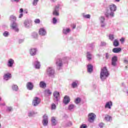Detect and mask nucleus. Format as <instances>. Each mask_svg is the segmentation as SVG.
<instances>
[{
  "instance_id": "1",
  "label": "nucleus",
  "mask_w": 128,
  "mask_h": 128,
  "mask_svg": "<svg viewBox=\"0 0 128 128\" xmlns=\"http://www.w3.org/2000/svg\"><path fill=\"white\" fill-rule=\"evenodd\" d=\"M109 76L110 72H108L106 67L104 66L101 69L100 72V78L102 82H104V80L108 78Z\"/></svg>"
},
{
  "instance_id": "2",
  "label": "nucleus",
  "mask_w": 128,
  "mask_h": 128,
  "mask_svg": "<svg viewBox=\"0 0 128 128\" xmlns=\"http://www.w3.org/2000/svg\"><path fill=\"white\" fill-rule=\"evenodd\" d=\"M10 20H11V24L10 27L12 30L16 32H18L20 30L18 28V24L16 22V18L15 16L12 15L10 16Z\"/></svg>"
},
{
  "instance_id": "3",
  "label": "nucleus",
  "mask_w": 128,
  "mask_h": 128,
  "mask_svg": "<svg viewBox=\"0 0 128 128\" xmlns=\"http://www.w3.org/2000/svg\"><path fill=\"white\" fill-rule=\"evenodd\" d=\"M66 62H68V59L66 58H65L64 59H56V64L57 66L58 70H62V68L64 64H66Z\"/></svg>"
},
{
  "instance_id": "4",
  "label": "nucleus",
  "mask_w": 128,
  "mask_h": 128,
  "mask_svg": "<svg viewBox=\"0 0 128 128\" xmlns=\"http://www.w3.org/2000/svg\"><path fill=\"white\" fill-rule=\"evenodd\" d=\"M110 12H105L104 14L106 18H114V12L116 10V6L114 4L110 5Z\"/></svg>"
},
{
  "instance_id": "5",
  "label": "nucleus",
  "mask_w": 128,
  "mask_h": 128,
  "mask_svg": "<svg viewBox=\"0 0 128 128\" xmlns=\"http://www.w3.org/2000/svg\"><path fill=\"white\" fill-rule=\"evenodd\" d=\"M46 74L50 78H54V76H56V72L54 71V68H48L46 70Z\"/></svg>"
},
{
  "instance_id": "6",
  "label": "nucleus",
  "mask_w": 128,
  "mask_h": 128,
  "mask_svg": "<svg viewBox=\"0 0 128 128\" xmlns=\"http://www.w3.org/2000/svg\"><path fill=\"white\" fill-rule=\"evenodd\" d=\"M53 96H54V102L56 104H58L59 100H60V92L56 91L54 92Z\"/></svg>"
},
{
  "instance_id": "7",
  "label": "nucleus",
  "mask_w": 128,
  "mask_h": 128,
  "mask_svg": "<svg viewBox=\"0 0 128 128\" xmlns=\"http://www.w3.org/2000/svg\"><path fill=\"white\" fill-rule=\"evenodd\" d=\"M96 118V116L94 113H90L88 114V121L89 122H94Z\"/></svg>"
},
{
  "instance_id": "8",
  "label": "nucleus",
  "mask_w": 128,
  "mask_h": 128,
  "mask_svg": "<svg viewBox=\"0 0 128 128\" xmlns=\"http://www.w3.org/2000/svg\"><path fill=\"white\" fill-rule=\"evenodd\" d=\"M42 118V125L44 126H48V117L46 116V114H45L43 116Z\"/></svg>"
},
{
  "instance_id": "9",
  "label": "nucleus",
  "mask_w": 128,
  "mask_h": 128,
  "mask_svg": "<svg viewBox=\"0 0 128 128\" xmlns=\"http://www.w3.org/2000/svg\"><path fill=\"white\" fill-rule=\"evenodd\" d=\"M32 64L36 70H40V63L38 60V58H35L34 62H32Z\"/></svg>"
},
{
  "instance_id": "10",
  "label": "nucleus",
  "mask_w": 128,
  "mask_h": 128,
  "mask_svg": "<svg viewBox=\"0 0 128 128\" xmlns=\"http://www.w3.org/2000/svg\"><path fill=\"white\" fill-rule=\"evenodd\" d=\"M32 104L34 106H36L40 104V98L38 97H35Z\"/></svg>"
},
{
  "instance_id": "11",
  "label": "nucleus",
  "mask_w": 128,
  "mask_h": 128,
  "mask_svg": "<svg viewBox=\"0 0 128 128\" xmlns=\"http://www.w3.org/2000/svg\"><path fill=\"white\" fill-rule=\"evenodd\" d=\"M38 34L40 36H46V30L44 28H40Z\"/></svg>"
},
{
  "instance_id": "12",
  "label": "nucleus",
  "mask_w": 128,
  "mask_h": 128,
  "mask_svg": "<svg viewBox=\"0 0 128 128\" xmlns=\"http://www.w3.org/2000/svg\"><path fill=\"white\" fill-rule=\"evenodd\" d=\"M24 24L25 28H30L32 26V20L26 19L24 21Z\"/></svg>"
},
{
  "instance_id": "13",
  "label": "nucleus",
  "mask_w": 128,
  "mask_h": 128,
  "mask_svg": "<svg viewBox=\"0 0 128 128\" xmlns=\"http://www.w3.org/2000/svg\"><path fill=\"white\" fill-rule=\"evenodd\" d=\"M60 8V4H58L57 6H56L53 12V16H59L58 14V10Z\"/></svg>"
},
{
  "instance_id": "14",
  "label": "nucleus",
  "mask_w": 128,
  "mask_h": 128,
  "mask_svg": "<svg viewBox=\"0 0 128 128\" xmlns=\"http://www.w3.org/2000/svg\"><path fill=\"white\" fill-rule=\"evenodd\" d=\"M118 62V56H114L112 57V65L113 66H116V62Z\"/></svg>"
},
{
  "instance_id": "15",
  "label": "nucleus",
  "mask_w": 128,
  "mask_h": 128,
  "mask_svg": "<svg viewBox=\"0 0 128 128\" xmlns=\"http://www.w3.org/2000/svg\"><path fill=\"white\" fill-rule=\"evenodd\" d=\"M3 78L4 80H10V78H12V74L8 72L4 74Z\"/></svg>"
},
{
  "instance_id": "16",
  "label": "nucleus",
  "mask_w": 128,
  "mask_h": 128,
  "mask_svg": "<svg viewBox=\"0 0 128 128\" xmlns=\"http://www.w3.org/2000/svg\"><path fill=\"white\" fill-rule=\"evenodd\" d=\"M14 64V60L12 58H10L8 60L7 62V66L8 68H12Z\"/></svg>"
},
{
  "instance_id": "17",
  "label": "nucleus",
  "mask_w": 128,
  "mask_h": 128,
  "mask_svg": "<svg viewBox=\"0 0 128 128\" xmlns=\"http://www.w3.org/2000/svg\"><path fill=\"white\" fill-rule=\"evenodd\" d=\"M87 72L88 74H92L94 72V66L92 64H88L87 65Z\"/></svg>"
},
{
  "instance_id": "18",
  "label": "nucleus",
  "mask_w": 128,
  "mask_h": 128,
  "mask_svg": "<svg viewBox=\"0 0 128 128\" xmlns=\"http://www.w3.org/2000/svg\"><path fill=\"white\" fill-rule=\"evenodd\" d=\"M26 86L28 90H34V84L32 82H27Z\"/></svg>"
},
{
  "instance_id": "19",
  "label": "nucleus",
  "mask_w": 128,
  "mask_h": 128,
  "mask_svg": "<svg viewBox=\"0 0 128 128\" xmlns=\"http://www.w3.org/2000/svg\"><path fill=\"white\" fill-rule=\"evenodd\" d=\"M36 52H38V49L36 48H32L30 50V54L34 56L36 54Z\"/></svg>"
},
{
  "instance_id": "20",
  "label": "nucleus",
  "mask_w": 128,
  "mask_h": 128,
  "mask_svg": "<svg viewBox=\"0 0 128 128\" xmlns=\"http://www.w3.org/2000/svg\"><path fill=\"white\" fill-rule=\"evenodd\" d=\"M70 102V96H66L64 97V99L63 100L64 103V104H68Z\"/></svg>"
},
{
  "instance_id": "21",
  "label": "nucleus",
  "mask_w": 128,
  "mask_h": 128,
  "mask_svg": "<svg viewBox=\"0 0 128 128\" xmlns=\"http://www.w3.org/2000/svg\"><path fill=\"white\" fill-rule=\"evenodd\" d=\"M112 106V101L107 102L105 104V108H109V110H110Z\"/></svg>"
},
{
  "instance_id": "22",
  "label": "nucleus",
  "mask_w": 128,
  "mask_h": 128,
  "mask_svg": "<svg viewBox=\"0 0 128 128\" xmlns=\"http://www.w3.org/2000/svg\"><path fill=\"white\" fill-rule=\"evenodd\" d=\"M112 52L114 54H118L122 52V48H114L112 50Z\"/></svg>"
},
{
  "instance_id": "23",
  "label": "nucleus",
  "mask_w": 128,
  "mask_h": 128,
  "mask_svg": "<svg viewBox=\"0 0 128 128\" xmlns=\"http://www.w3.org/2000/svg\"><path fill=\"white\" fill-rule=\"evenodd\" d=\"M44 96H50L52 94V91L50 89L46 90L44 92Z\"/></svg>"
},
{
  "instance_id": "24",
  "label": "nucleus",
  "mask_w": 128,
  "mask_h": 128,
  "mask_svg": "<svg viewBox=\"0 0 128 128\" xmlns=\"http://www.w3.org/2000/svg\"><path fill=\"white\" fill-rule=\"evenodd\" d=\"M51 124L52 126H55L56 124H58V122L56 120V118L54 117H52L51 118Z\"/></svg>"
},
{
  "instance_id": "25",
  "label": "nucleus",
  "mask_w": 128,
  "mask_h": 128,
  "mask_svg": "<svg viewBox=\"0 0 128 128\" xmlns=\"http://www.w3.org/2000/svg\"><path fill=\"white\" fill-rule=\"evenodd\" d=\"M72 88H78V80H75L73 82L72 84Z\"/></svg>"
},
{
  "instance_id": "26",
  "label": "nucleus",
  "mask_w": 128,
  "mask_h": 128,
  "mask_svg": "<svg viewBox=\"0 0 128 128\" xmlns=\"http://www.w3.org/2000/svg\"><path fill=\"white\" fill-rule=\"evenodd\" d=\"M62 32L64 34H68L70 32V28H64L62 30Z\"/></svg>"
},
{
  "instance_id": "27",
  "label": "nucleus",
  "mask_w": 128,
  "mask_h": 128,
  "mask_svg": "<svg viewBox=\"0 0 128 128\" xmlns=\"http://www.w3.org/2000/svg\"><path fill=\"white\" fill-rule=\"evenodd\" d=\"M40 87L41 88H46V84L45 83L44 81H41L40 83Z\"/></svg>"
},
{
  "instance_id": "28",
  "label": "nucleus",
  "mask_w": 128,
  "mask_h": 128,
  "mask_svg": "<svg viewBox=\"0 0 128 128\" xmlns=\"http://www.w3.org/2000/svg\"><path fill=\"white\" fill-rule=\"evenodd\" d=\"M88 48L90 50H93L94 48V43L88 44Z\"/></svg>"
},
{
  "instance_id": "29",
  "label": "nucleus",
  "mask_w": 128,
  "mask_h": 128,
  "mask_svg": "<svg viewBox=\"0 0 128 128\" xmlns=\"http://www.w3.org/2000/svg\"><path fill=\"white\" fill-rule=\"evenodd\" d=\"M12 88L14 92H18V86L16 84H13L12 86Z\"/></svg>"
},
{
  "instance_id": "30",
  "label": "nucleus",
  "mask_w": 128,
  "mask_h": 128,
  "mask_svg": "<svg viewBox=\"0 0 128 128\" xmlns=\"http://www.w3.org/2000/svg\"><path fill=\"white\" fill-rule=\"evenodd\" d=\"M92 54H90V52H86V58L88 60H92Z\"/></svg>"
},
{
  "instance_id": "31",
  "label": "nucleus",
  "mask_w": 128,
  "mask_h": 128,
  "mask_svg": "<svg viewBox=\"0 0 128 128\" xmlns=\"http://www.w3.org/2000/svg\"><path fill=\"white\" fill-rule=\"evenodd\" d=\"M113 46H120V42L118 40H115L113 42Z\"/></svg>"
},
{
  "instance_id": "32",
  "label": "nucleus",
  "mask_w": 128,
  "mask_h": 128,
  "mask_svg": "<svg viewBox=\"0 0 128 128\" xmlns=\"http://www.w3.org/2000/svg\"><path fill=\"white\" fill-rule=\"evenodd\" d=\"M31 36L32 38H38V33L33 32L31 34Z\"/></svg>"
},
{
  "instance_id": "33",
  "label": "nucleus",
  "mask_w": 128,
  "mask_h": 128,
  "mask_svg": "<svg viewBox=\"0 0 128 128\" xmlns=\"http://www.w3.org/2000/svg\"><path fill=\"white\" fill-rule=\"evenodd\" d=\"M74 108H76V106H74V104H70L68 106V110H72Z\"/></svg>"
},
{
  "instance_id": "34",
  "label": "nucleus",
  "mask_w": 128,
  "mask_h": 128,
  "mask_svg": "<svg viewBox=\"0 0 128 128\" xmlns=\"http://www.w3.org/2000/svg\"><path fill=\"white\" fill-rule=\"evenodd\" d=\"M36 112L34 111H30L28 112V116H29L30 118L32 116H34L36 114Z\"/></svg>"
},
{
  "instance_id": "35",
  "label": "nucleus",
  "mask_w": 128,
  "mask_h": 128,
  "mask_svg": "<svg viewBox=\"0 0 128 128\" xmlns=\"http://www.w3.org/2000/svg\"><path fill=\"white\" fill-rule=\"evenodd\" d=\"M82 16L84 18H90V14H86L84 13H83Z\"/></svg>"
},
{
  "instance_id": "36",
  "label": "nucleus",
  "mask_w": 128,
  "mask_h": 128,
  "mask_svg": "<svg viewBox=\"0 0 128 128\" xmlns=\"http://www.w3.org/2000/svg\"><path fill=\"white\" fill-rule=\"evenodd\" d=\"M110 120H112V116L109 115H106L105 120H107V122H110Z\"/></svg>"
},
{
  "instance_id": "37",
  "label": "nucleus",
  "mask_w": 128,
  "mask_h": 128,
  "mask_svg": "<svg viewBox=\"0 0 128 128\" xmlns=\"http://www.w3.org/2000/svg\"><path fill=\"white\" fill-rule=\"evenodd\" d=\"M109 40H114V36L112 34H109Z\"/></svg>"
},
{
  "instance_id": "38",
  "label": "nucleus",
  "mask_w": 128,
  "mask_h": 128,
  "mask_svg": "<svg viewBox=\"0 0 128 128\" xmlns=\"http://www.w3.org/2000/svg\"><path fill=\"white\" fill-rule=\"evenodd\" d=\"M81 100L80 98H78L75 100V104H78L80 102Z\"/></svg>"
},
{
  "instance_id": "39",
  "label": "nucleus",
  "mask_w": 128,
  "mask_h": 128,
  "mask_svg": "<svg viewBox=\"0 0 128 128\" xmlns=\"http://www.w3.org/2000/svg\"><path fill=\"white\" fill-rule=\"evenodd\" d=\"M105 20L104 16H102L100 18V22H106Z\"/></svg>"
},
{
  "instance_id": "40",
  "label": "nucleus",
  "mask_w": 128,
  "mask_h": 128,
  "mask_svg": "<svg viewBox=\"0 0 128 128\" xmlns=\"http://www.w3.org/2000/svg\"><path fill=\"white\" fill-rule=\"evenodd\" d=\"M3 36H5L6 38L8 36H10V33L8 32L7 31H5L4 33H3Z\"/></svg>"
},
{
  "instance_id": "41",
  "label": "nucleus",
  "mask_w": 128,
  "mask_h": 128,
  "mask_svg": "<svg viewBox=\"0 0 128 128\" xmlns=\"http://www.w3.org/2000/svg\"><path fill=\"white\" fill-rule=\"evenodd\" d=\"M12 110V107H8V106L6 107V112H10Z\"/></svg>"
},
{
  "instance_id": "42",
  "label": "nucleus",
  "mask_w": 128,
  "mask_h": 128,
  "mask_svg": "<svg viewBox=\"0 0 128 128\" xmlns=\"http://www.w3.org/2000/svg\"><path fill=\"white\" fill-rule=\"evenodd\" d=\"M58 22V20L56 18H52V24H56Z\"/></svg>"
},
{
  "instance_id": "43",
  "label": "nucleus",
  "mask_w": 128,
  "mask_h": 128,
  "mask_svg": "<svg viewBox=\"0 0 128 128\" xmlns=\"http://www.w3.org/2000/svg\"><path fill=\"white\" fill-rule=\"evenodd\" d=\"M100 24L101 26V28H104V26H106V22H100Z\"/></svg>"
},
{
  "instance_id": "44",
  "label": "nucleus",
  "mask_w": 128,
  "mask_h": 128,
  "mask_svg": "<svg viewBox=\"0 0 128 128\" xmlns=\"http://www.w3.org/2000/svg\"><path fill=\"white\" fill-rule=\"evenodd\" d=\"M38 0H34V1L32 2V5L36 6V4H38Z\"/></svg>"
},
{
  "instance_id": "45",
  "label": "nucleus",
  "mask_w": 128,
  "mask_h": 128,
  "mask_svg": "<svg viewBox=\"0 0 128 128\" xmlns=\"http://www.w3.org/2000/svg\"><path fill=\"white\" fill-rule=\"evenodd\" d=\"M80 128H88V126H86V124H82L80 126Z\"/></svg>"
},
{
  "instance_id": "46",
  "label": "nucleus",
  "mask_w": 128,
  "mask_h": 128,
  "mask_svg": "<svg viewBox=\"0 0 128 128\" xmlns=\"http://www.w3.org/2000/svg\"><path fill=\"white\" fill-rule=\"evenodd\" d=\"M34 22L35 24H40V19H36Z\"/></svg>"
},
{
  "instance_id": "47",
  "label": "nucleus",
  "mask_w": 128,
  "mask_h": 128,
  "mask_svg": "<svg viewBox=\"0 0 128 128\" xmlns=\"http://www.w3.org/2000/svg\"><path fill=\"white\" fill-rule=\"evenodd\" d=\"M56 106L55 105V104H52V106H51V108L52 110H56Z\"/></svg>"
},
{
  "instance_id": "48",
  "label": "nucleus",
  "mask_w": 128,
  "mask_h": 128,
  "mask_svg": "<svg viewBox=\"0 0 128 128\" xmlns=\"http://www.w3.org/2000/svg\"><path fill=\"white\" fill-rule=\"evenodd\" d=\"M72 124L71 122H68L67 124H66V126H72Z\"/></svg>"
},
{
  "instance_id": "49",
  "label": "nucleus",
  "mask_w": 128,
  "mask_h": 128,
  "mask_svg": "<svg viewBox=\"0 0 128 128\" xmlns=\"http://www.w3.org/2000/svg\"><path fill=\"white\" fill-rule=\"evenodd\" d=\"M24 42V38L18 40L19 44H22V42Z\"/></svg>"
},
{
  "instance_id": "50",
  "label": "nucleus",
  "mask_w": 128,
  "mask_h": 128,
  "mask_svg": "<svg viewBox=\"0 0 128 128\" xmlns=\"http://www.w3.org/2000/svg\"><path fill=\"white\" fill-rule=\"evenodd\" d=\"M106 60H108L110 58V54L108 52L106 54Z\"/></svg>"
},
{
  "instance_id": "51",
  "label": "nucleus",
  "mask_w": 128,
  "mask_h": 128,
  "mask_svg": "<svg viewBox=\"0 0 128 128\" xmlns=\"http://www.w3.org/2000/svg\"><path fill=\"white\" fill-rule=\"evenodd\" d=\"M124 64H128V58H124Z\"/></svg>"
},
{
  "instance_id": "52",
  "label": "nucleus",
  "mask_w": 128,
  "mask_h": 128,
  "mask_svg": "<svg viewBox=\"0 0 128 128\" xmlns=\"http://www.w3.org/2000/svg\"><path fill=\"white\" fill-rule=\"evenodd\" d=\"M106 44V42H101L100 43V46H104Z\"/></svg>"
},
{
  "instance_id": "53",
  "label": "nucleus",
  "mask_w": 128,
  "mask_h": 128,
  "mask_svg": "<svg viewBox=\"0 0 128 128\" xmlns=\"http://www.w3.org/2000/svg\"><path fill=\"white\" fill-rule=\"evenodd\" d=\"M104 124L103 123H100L99 124L98 126H100V128H104Z\"/></svg>"
},
{
  "instance_id": "54",
  "label": "nucleus",
  "mask_w": 128,
  "mask_h": 128,
  "mask_svg": "<svg viewBox=\"0 0 128 128\" xmlns=\"http://www.w3.org/2000/svg\"><path fill=\"white\" fill-rule=\"evenodd\" d=\"M120 42H122V44H123V42H124V38H122L120 39Z\"/></svg>"
},
{
  "instance_id": "55",
  "label": "nucleus",
  "mask_w": 128,
  "mask_h": 128,
  "mask_svg": "<svg viewBox=\"0 0 128 128\" xmlns=\"http://www.w3.org/2000/svg\"><path fill=\"white\" fill-rule=\"evenodd\" d=\"M22 16H24V14L22 13H20L18 16V18H22Z\"/></svg>"
},
{
  "instance_id": "56",
  "label": "nucleus",
  "mask_w": 128,
  "mask_h": 128,
  "mask_svg": "<svg viewBox=\"0 0 128 128\" xmlns=\"http://www.w3.org/2000/svg\"><path fill=\"white\" fill-rule=\"evenodd\" d=\"M12 2H20V0H10Z\"/></svg>"
},
{
  "instance_id": "57",
  "label": "nucleus",
  "mask_w": 128,
  "mask_h": 128,
  "mask_svg": "<svg viewBox=\"0 0 128 128\" xmlns=\"http://www.w3.org/2000/svg\"><path fill=\"white\" fill-rule=\"evenodd\" d=\"M20 14H22L24 12V9L22 8H20Z\"/></svg>"
},
{
  "instance_id": "58",
  "label": "nucleus",
  "mask_w": 128,
  "mask_h": 128,
  "mask_svg": "<svg viewBox=\"0 0 128 128\" xmlns=\"http://www.w3.org/2000/svg\"><path fill=\"white\" fill-rule=\"evenodd\" d=\"M6 106V104L5 103L0 104V106Z\"/></svg>"
},
{
  "instance_id": "59",
  "label": "nucleus",
  "mask_w": 128,
  "mask_h": 128,
  "mask_svg": "<svg viewBox=\"0 0 128 128\" xmlns=\"http://www.w3.org/2000/svg\"><path fill=\"white\" fill-rule=\"evenodd\" d=\"M74 28H76V25H74L72 26V29L74 30Z\"/></svg>"
},
{
  "instance_id": "60",
  "label": "nucleus",
  "mask_w": 128,
  "mask_h": 128,
  "mask_svg": "<svg viewBox=\"0 0 128 128\" xmlns=\"http://www.w3.org/2000/svg\"><path fill=\"white\" fill-rule=\"evenodd\" d=\"M115 0V2H120V0Z\"/></svg>"
},
{
  "instance_id": "61",
  "label": "nucleus",
  "mask_w": 128,
  "mask_h": 128,
  "mask_svg": "<svg viewBox=\"0 0 128 128\" xmlns=\"http://www.w3.org/2000/svg\"><path fill=\"white\" fill-rule=\"evenodd\" d=\"M93 88H96V86L94 85V86H93Z\"/></svg>"
},
{
  "instance_id": "62",
  "label": "nucleus",
  "mask_w": 128,
  "mask_h": 128,
  "mask_svg": "<svg viewBox=\"0 0 128 128\" xmlns=\"http://www.w3.org/2000/svg\"><path fill=\"white\" fill-rule=\"evenodd\" d=\"M56 0H52V2H56Z\"/></svg>"
},
{
  "instance_id": "63",
  "label": "nucleus",
  "mask_w": 128,
  "mask_h": 128,
  "mask_svg": "<svg viewBox=\"0 0 128 128\" xmlns=\"http://www.w3.org/2000/svg\"><path fill=\"white\" fill-rule=\"evenodd\" d=\"M2 128V124L0 123V128Z\"/></svg>"
},
{
  "instance_id": "64",
  "label": "nucleus",
  "mask_w": 128,
  "mask_h": 128,
  "mask_svg": "<svg viewBox=\"0 0 128 128\" xmlns=\"http://www.w3.org/2000/svg\"><path fill=\"white\" fill-rule=\"evenodd\" d=\"M2 100V98L0 97V102Z\"/></svg>"
}]
</instances>
